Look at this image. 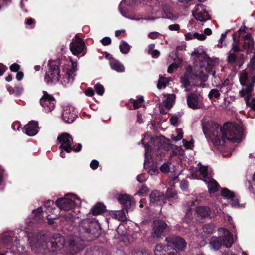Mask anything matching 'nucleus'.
Instances as JSON below:
<instances>
[{"label": "nucleus", "mask_w": 255, "mask_h": 255, "mask_svg": "<svg viewBox=\"0 0 255 255\" xmlns=\"http://www.w3.org/2000/svg\"><path fill=\"white\" fill-rule=\"evenodd\" d=\"M203 130L207 138L214 144L224 143L226 139L233 142L241 140L243 133V128L235 123H226L223 128L213 122H208L203 126Z\"/></svg>", "instance_id": "obj_1"}, {"label": "nucleus", "mask_w": 255, "mask_h": 255, "mask_svg": "<svg viewBox=\"0 0 255 255\" xmlns=\"http://www.w3.org/2000/svg\"><path fill=\"white\" fill-rule=\"evenodd\" d=\"M29 240L31 250L35 253H43L47 249L53 252L59 250L65 243L64 237L58 234L54 235L47 243L44 235H37Z\"/></svg>", "instance_id": "obj_2"}, {"label": "nucleus", "mask_w": 255, "mask_h": 255, "mask_svg": "<svg viewBox=\"0 0 255 255\" xmlns=\"http://www.w3.org/2000/svg\"><path fill=\"white\" fill-rule=\"evenodd\" d=\"M79 232L84 240L91 241L100 235L99 226L93 218H87L80 221L78 227Z\"/></svg>", "instance_id": "obj_3"}, {"label": "nucleus", "mask_w": 255, "mask_h": 255, "mask_svg": "<svg viewBox=\"0 0 255 255\" xmlns=\"http://www.w3.org/2000/svg\"><path fill=\"white\" fill-rule=\"evenodd\" d=\"M48 67L44 76V81L47 84H55L60 78L59 66L55 62H52L49 63Z\"/></svg>", "instance_id": "obj_4"}, {"label": "nucleus", "mask_w": 255, "mask_h": 255, "mask_svg": "<svg viewBox=\"0 0 255 255\" xmlns=\"http://www.w3.org/2000/svg\"><path fill=\"white\" fill-rule=\"evenodd\" d=\"M70 64H65L63 67V72L65 73V74L63 76L61 83L64 85L73 81L75 76L74 73L77 69V63L74 62L71 58H70Z\"/></svg>", "instance_id": "obj_5"}, {"label": "nucleus", "mask_w": 255, "mask_h": 255, "mask_svg": "<svg viewBox=\"0 0 255 255\" xmlns=\"http://www.w3.org/2000/svg\"><path fill=\"white\" fill-rule=\"evenodd\" d=\"M255 78V52L253 57L251 59L250 64L245 70L242 72L240 76V82L241 84H246L248 83V77Z\"/></svg>", "instance_id": "obj_6"}, {"label": "nucleus", "mask_w": 255, "mask_h": 255, "mask_svg": "<svg viewBox=\"0 0 255 255\" xmlns=\"http://www.w3.org/2000/svg\"><path fill=\"white\" fill-rule=\"evenodd\" d=\"M43 95L40 99V105L46 112L52 111L55 107L56 100L52 95L46 91H43Z\"/></svg>", "instance_id": "obj_7"}, {"label": "nucleus", "mask_w": 255, "mask_h": 255, "mask_svg": "<svg viewBox=\"0 0 255 255\" xmlns=\"http://www.w3.org/2000/svg\"><path fill=\"white\" fill-rule=\"evenodd\" d=\"M70 50L74 55H78L82 53V55L86 54V47L83 40L75 36L70 44Z\"/></svg>", "instance_id": "obj_8"}, {"label": "nucleus", "mask_w": 255, "mask_h": 255, "mask_svg": "<svg viewBox=\"0 0 255 255\" xmlns=\"http://www.w3.org/2000/svg\"><path fill=\"white\" fill-rule=\"evenodd\" d=\"M57 140L60 143L59 148L61 150H64L67 153H70L72 150L73 141L70 134L63 133L58 136Z\"/></svg>", "instance_id": "obj_9"}, {"label": "nucleus", "mask_w": 255, "mask_h": 255, "mask_svg": "<svg viewBox=\"0 0 255 255\" xmlns=\"http://www.w3.org/2000/svg\"><path fill=\"white\" fill-rule=\"evenodd\" d=\"M188 106L191 109H198L204 107L202 97L199 94L190 93L187 96Z\"/></svg>", "instance_id": "obj_10"}, {"label": "nucleus", "mask_w": 255, "mask_h": 255, "mask_svg": "<svg viewBox=\"0 0 255 255\" xmlns=\"http://www.w3.org/2000/svg\"><path fill=\"white\" fill-rule=\"evenodd\" d=\"M192 14L197 20L201 22H205L210 19L208 13L202 4H197L195 6Z\"/></svg>", "instance_id": "obj_11"}, {"label": "nucleus", "mask_w": 255, "mask_h": 255, "mask_svg": "<svg viewBox=\"0 0 255 255\" xmlns=\"http://www.w3.org/2000/svg\"><path fill=\"white\" fill-rule=\"evenodd\" d=\"M255 82V78L254 77L252 78L248 77V83L246 84H241L243 86H245V89L240 90L239 92L240 95L244 97L246 104H249V100L251 99V93L253 89L254 83Z\"/></svg>", "instance_id": "obj_12"}, {"label": "nucleus", "mask_w": 255, "mask_h": 255, "mask_svg": "<svg viewBox=\"0 0 255 255\" xmlns=\"http://www.w3.org/2000/svg\"><path fill=\"white\" fill-rule=\"evenodd\" d=\"M74 199H75L74 195L71 196L70 198L69 196H66L58 199L56 201V204L61 210H70L73 209L75 205Z\"/></svg>", "instance_id": "obj_13"}, {"label": "nucleus", "mask_w": 255, "mask_h": 255, "mask_svg": "<svg viewBox=\"0 0 255 255\" xmlns=\"http://www.w3.org/2000/svg\"><path fill=\"white\" fill-rule=\"evenodd\" d=\"M167 224L163 221L157 220L153 222L151 237L153 238H160L164 230L167 228Z\"/></svg>", "instance_id": "obj_14"}, {"label": "nucleus", "mask_w": 255, "mask_h": 255, "mask_svg": "<svg viewBox=\"0 0 255 255\" xmlns=\"http://www.w3.org/2000/svg\"><path fill=\"white\" fill-rule=\"evenodd\" d=\"M150 204L151 205H162L166 202L165 194L158 190L152 191L149 195Z\"/></svg>", "instance_id": "obj_15"}, {"label": "nucleus", "mask_w": 255, "mask_h": 255, "mask_svg": "<svg viewBox=\"0 0 255 255\" xmlns=\"http://www.w3.org/2000/svg\"><path fill=\"white\" fill-rule=\"evenodd\" d=\"M165 241L168 244L172 245L178 250L182 251L186 247L185 240L179 236H172L166 238Z\"/></svg>", "instance_id": "obj_16"}, {"label": "nucleus", "mask_w": 255, "mask_h": 255, "mask_svg": "<svg viewBox=\"0 0 255 255\" xmlns=\"http://www.w3.org/2000/svg\"><path fill=\"white\" fill-rule=\"evenodd\" d=\"M77 116V115L74 107L68 105L64 107L62 117L63 120L65 123H72L75 120Z\"/></svg>", "instance_id": "obj_17"}, {"label": "nucleus", "mask_w": 255, "mask_h": 255, "mask_svg": "<svg viewBox=\"0 0 255 255\" xmlns=\"http://www.w3.org/2000/svg\"><path fill=\"white\" fill-rule=\"evenodd\" d=\"M84 238L81 239L78 237H73L70 239L69 247L73 252H78L84 249Z\"/></svg>", "instance_id": "obj_18"}, {"label": "nucleus", "mask_w": 255, "mask_h": 255, "mask_svg": "<svg viewBox=\"0 0 255 255\" xmlns=\"http://www.w3.org/2000/svg\"><path fill=\"white\" fill-rule=\"evenodd\" d=\"M119 202L127 210L135 206V201L131 196L127 194L120 195L118 197Z\"/></svg>", "instance_id": "obj_19"}, {"label": "nucleus", "mask_w": 255, "mask_h": 255, "mask_svg": "<svg viewBox=\"0 0 255 255\" xmlns=\"http://www.w3.org/2000/svg\"><path fill=\"white\" fill-rule=\"evenodd\" d=\"M227 61L234 66L240 68L243 64V55L240 53H234L232 51L228 53Z\"/></svg>", "instance_id": "obj_20"}, {"label": "nucleus", "mask_w": 255, "mask_h": 255, "mask_svg": "<svg viewBox=\"0 0 255 255\" xmlns=\"http://www.w3.org/2000/svg\"><path fill=\"white\" fill-rule=\"evenodd\" d=\"M25 133L28 136H33L35 135L38 132L39 127L38 122L31 121L25 127Z\"/></svg>", "instance_id": "obj_21"}, {"label": "nucleus", "mask_w": 255, "mask_h": 255, "mask_svg": "<svg viewBox=\"0 0 255 255\" xmlns=\"http://www.w3.org/2000/svg\"><path fill=\"white\" fill-rule=\"evenodd\" d=\"M224 236L222 238L223 245L226 248H230L233 243L231 233L228 230L222 228Z\"/></svg>", "instance_id": "obj_22"}, {"label": "nucleus", "mask_w": 255, "mask_h": 255, "mask_svg": "<svg viewBox=\"0 0 255 255\" xmlns=\"http://www.w3.org/2000/svg\"><path fill=\"white\" fill-rule=\"evenodd\" d=\"M171 249L170 245L159 244L156 245L154 249L155 255H167L166 252Z\"/></svg>", "instance_id": "obj_23"}, {"label": "nucleus", "mask_w": 255, "mask_h": 255, "mask_svg": "<svg viewBox=\"0 0 255 255\" xmlns=\"http://www.w3.org/2000/svg\"><path fill=\"white\" fill-rule=\"evenodd\" d=\"M210 247L214 250H219L223 245L222 237H212L209 243Z\"/></svg>", "instance_id": "obj_24"}, {"label": "nucleus", "mask_w": 255, "mask_h": 255, "mask_svg": "<svg viewBox=\"0 0 255 255\" xmlns=\"http://www.w3.org/2000/svg\"><path fill=\"white\" fill-rule=\"evenodd\" d=\"M204 182L207 184L208 190L210 193H214L217 191L219 185L214 179L209 178L208 179H205Z\"/></svg>", "instance_id": "obj_25"}, {"label": "nucleus", "mask_w": 255, "mask_h": 255, "mask_svg": "<svg viewBox=\"0 0 255 255\" xmlns=\"http://www.w3.org/2000/svg\"><path fill=\"white\" fill-rule=\"evenodd\" d=\"M110 65L111 68L118 72L124 71V66L118 61L111 58L110 59Z\"/></svg>", "instance_id": "obj_26"}, {"label": "nucleus", "mask_w": 255, "mask_h": 255, "mask_svg": "<svg viewBox=\"0 0 255 255\" xmlns=\"http://www.w3.org/2000/svg\"><path fill=\"white\" fill-rule=\"evenodd\" d=\"M105 209L106 207L103 204L101 203H98L96 204L92 208H91L90 212L93 215L95 216L103 213L104 212Z\"/></svg>", "instance_id": "obj_27"}, {"label": "nucleus", "mask_w": 255, "mask_h": 255, "mask_svg": "<svg viewBox=\"0 0 255 255\" xmlns=\"http://www.w3.org/2000/svg\"><path fill=\"white\" fill-rule=\"evenodd\" d=\"M196 212L198 215L203 217H207L210 216L211 210L208 207L199 206L196 208Z\"/></svg>", "instance_id": "obj_28"}, {"label": "nucleus", "mask_w": 255, "mask_h": 255, "mask_svg": "<svg viewBox=\"0 0 255 255\" xmlns=\"http://www.w3.org/2000/svg\"><path fill=\"white\" fill-rule=\"evenodd\" d=\"M163 11L166 15L165 18L172 21H175L178 19V16L173 13V10L168 6H164L163 7Z\"/></svg>", "instance_id": "obj_29"}, {"label": "nucleus", "mask_w": 255, "mask_h": 255, "mask_svg": "<svg viewBox=\"0 0 255 255\" xmlns=\"http://www.w3.org/2000/svg\"><path fill=\"white\" fill-rule=\"evenodd\" d=\"M110 216L112 218L121 221H125L127 219L123 210L113 211L110 213Z\"/></svg>", "instance_id": "obj_30"}, {"label": "nucleus", "mask_w": 255, "mask_h": 255, "mask_svg": "<svg viewBox=\"0 0 255 255\" xmlns=\"http://www.w3.org/2000/svg\"><path fill=\"white\" fill-rule=\"evenodd\" d=\"M7 89L10 94H15L16 95H20L23 91V88L22 87L15 86L12 87L10 86H7Z\"/></svg>", "instance_id": "obj_31"}, {"label": "nucleus", "mask_w": 255, "mask_h": 255, "mask_svg": "<svg viewBox=\"0 0 255 255\" xmlns=\"http://www.w3.org/2000/svg\"><path fill=\"white\" fill-rule=\"evenodd\" d=\"M170 80L171 79L169 78H165L163 76H160L157 85V88L158 89L165 88Z\"/></svg>", "instance_id": "obj_32"}, {"label": "nucleus", "mask_w": 255, "mask_h": 255, "mask_svg": "<svg viewBox=\"0 0 255 255\" xmlns=\"http://www.w3.org/2000/svg\"><path fill=\"white\" fill-rule=\"evenodd\" d=\"M198 165L200 166L199 168V172L200 174L202 176L203 178V180L204 181H205V179H208L210 177H208V167L206 166H203L200 165V164H198Z\"/></svg>", "instance_id": "obj_33"}, {"label": "nucleus", "mask_w": 255, "mask_h": 255, "mask_svg": "<svg viewBox=\"0 0 255 255\" xmlns=\"http://www.w3.org/2000/svg\"><path fill=\"white\" fill-rule=\"evenodd\" d=\"M120 51L123 54L128 53L130 46L125 41H122L119 46Z\"/></svg>", "instance_id": "obj_34"}, {"label": "nucleus", "mask_w": 255, "mask_h": 255, "mask_svg": "<svg viewBox=\"0 0 255 255\" xmlns=\"http://www.w3.org/2000/svg\"><path fill=\"white\" fill-rule=\"evenodd\" d=\"M42 210L41 207L38 208L36 210L33 211L34 214V220L37 222H40L43 220V216L42 215Z\"/></svg>", "instance_id": "obj_35"}, {"label": "nucleus", "mask_w": 255, "mask_h": 255, "mask_svg": "<svg viewBox=\"0 0 255 255\" xmlns=\"http://www.w3.org/2000/svg\"><path fill=\"white\" fill-rule=\"evenodd\" d=\"M174 102L173 95L169 96L164 100L163 103V106L167 109H170L173 105Z\"/></svg>", "instance_id": "obj_36"}, {"label": "nucleus", "mask_w": 255, "mask_h": 255, "mask_svg": "<svg viewBox=\"0 0 255 255\" xmlns=\"http://www.w3.org/2000/svg\"><path fill=\"white\" fill-rule=\"evenodd\" d=\"M63 217L65 220L69 223H72L76 218V216L73 211L66 213Z\"/></svg>", "instance_id": "obj_37"}, {"label": "nucleus", "mask_w": 255, "mask_h": 255, "mask_svg": "<svg viewBox=\"0 0 255 255\" xmlns=\"http://www.w3.org/2000/svg\"><path fill=\"white\" fill-rule=\"evenodd\" d=\"M147 138H151L149 135L148 134H146L145 135H144V138L142 139L141 142L143 144H144V148H145V160H146V159L147 158V153L149 150V149L150 148V145L147 143H144V141L145 140L147 139Z\"/></svg>", "instance_id": "obj_38"}, {"label": "nucleus", "mask_w": 255, "mask_h": 255, "mask_svg": "<svg viewBox=\"0 0 255 255\" xmlns=\"http://www.w3.org/2000/svg\"><path fill=\"white\" fill-rule=\"evenodd\" d=\"M221 195L226 199H230L234 195L233 192L227 188H223L221 191Z\"/></svg>", "instance_id": "obj_39"}, {"label": "nucleus", "mask_w": 255, "mask_h": 255, "mask_svg": "<svg viewBox=\"0 0 255 255\" xmlns=\"http://www.w3.org/2000/svg\"><path fill=\"white\" fill-rule=\"evenodd\" d=\"M215 230L214 226L212 224H207L203 227V231L207 234L212 233Z\"/></svg>", "instance_id": "obj_40"}, {"label": "nucleus", "mask_w": 255, "mask_h": 255, "mask_svg": "<svg viewBox=\"0 0 255 255\" xmlns=\"http://www.w3.org/2000/svg\"><path fill=\"white\" fill-rule=\"evenodd\" d=\"M166 199L167 198H176L177 193L173 189H168L166 191V194L165 195Z\"/></svg>", "instance_id": "obj_41"}, {"label": "nucleus", "mask_w": 255, "mask_h": 255, "mask_svg": "<svg viewBox=\"0 0 255 255\" xmlns=\"http://www.w3.org/2000/svg\"><path fill=\"white\" fill-rule=\"evenodd\" d=\"M220 96V93L219 90L215 89L211 90L208 94V97L210 99H212L213 97H214L215 98H219Z\"/></svg>", "instance_id": "obj_42"}, {"label": "nucleus", "mask_w": 255, "mask_h": 255, "mask_svg": "<svg viewBox=\"0 0 255 255\" xmlns=\"http://www.w3.org/2000/svg\"><path fill=\"white\" fill-rule=\"evenodd\" d=\"M181 82L182 86L184 88H186L189 84V75L187 74H185L181 77Z\"/></svg>", "instance_id": "obj_43"}, {"label": "nucleus", "mask_w": 255, "mask_h": 255, "mask_svg": "<svg viewBox=\"0 0 255 255\" xmlns=\"http://www.w3.org/2000/svg\"><path fill=\"white\" fill-rule=\"evenodd\" d=\"M144 101L143 97H140L137 100H135L133 102V107L134 109H136L140 107Z\"/></svg>", "instance_id": "obj_44"}, {"label": "nucleus", "mask_w": 255, "mask_h": 255, "mask_svg": "<svg viewBox=\"0 0 255 255\" xmlns=\"http://www.w3.org/2000/svg\"><path fill=\"white\" fill-rule=\"evenodd\" d=\"M54 202L52 200H48L45 204V206L46 207V209L45 212L46 214L50 213L52 212V211L53 210V208L51 207V205H53Z\"/></svg>", "instance_id": "obj_45"}, {"label": "nucleus", "mask_w": 255, "mask_h": 255, "mask_svg": "<svg viewBox=\"0 0 255 255\" xmlns=\"http://www.w3.org/2000/svg\"><path fill=\"white\" fill-rule=\"evenodd\" d=\"M94 88L97 94L102 95L104 94V88L102 85L97 84L94 86Z\"/></svg>", "instance_id": "obj_46"}, {"label": "nucleus", "mask_w": 255, "mask_h": 255, "mask_svg": "<svg viewBox=\"0 0 255 255\" xmlns=\"http://www.w3.org/2000/svg\"><path fill=\"white\" fill-rule=\"evenodd\" d=\"M199 79H200L202 81H206L208 78V74L207 72L204 73L203 72L202 70H201L197 76Z\"/></svg>", "instance_id": "obj_47"}, {"label": "nucleus", "mask_w": 255, "mask_h": 255, "mask_svg": "<svg viewBox=\"0 0 255 255\" xmlns=\"http://www.w3.org/2000/svg\"><path fill=\"white\" fill-rule=\"evenodd\" d=\"M230 199H231L230 204L232 207H238L240 206V205L239 204L238 199L237 197H236L235 196V195H234V196L233 197L230 198Z\"/></svg>", "instance_id": "obj_48"}, {"label": "nucleus", "mask_w": 255, "mask_h": 255, "mask_svg": "<svg viewBox=\"0 0 255 255\" xmlns=\"http://www.w3.org/2000/svg\"><path fill=\"white\" fill-rule=\"evenodd\" d=\"M253 46V40L246 41L243 45V48L247 50H250Z\"/></svg>", "instance_id": "obj_49"}, {"label": "nucleus", "mask_w": 255, "mask_h": 255, "mask_svg": "<svg viewBox=\"0 0 255 255\" xmlns=\"http://www.w3.org/2000/svg\"><path fill=\"white\" fill-rule=\"evenodd\" d=\"M194 39H197L198 40L203 41L206 38V36L203 33H199L198 32L194 33Z\"/></svg>", "instance_id": "obj_50"}, {"label": "nucleus", "mask_w": 255, "mask_h": 255, "mask_svg": "<svg viewBox=\"0 0 255 255\" xmlns=\"http://www.w3.org/2000/svg\"><path fill=\"white\" fill-rule=\"evenodd\" d=\"M238 41L236 42L234 39V43L232 44V48L230 51H232L234 53H238V52L241 51L240 48L238 46Z\"/></svg>", "instance_id": "obj_51"}, {"label": "nucleus", "mask_w": 255, "mask_h": 255, "mask_svg": "<svg viewBox=\"0 0 255 255\" xmlns=\"http://www.w3.org/2000/svg\"><path fill=\"white\" fill-rule=\"evenodd\" d=\"M179 117L176 115H174L170 119V123L174 126H177L178 124Z\"/></svg>", "instance_id": "obj_52"}, {"label": "nucleus", "mask_w": 255, "mask_h": 255, "mask_svg": "<svg viewBox=\"0 0 255 255\" xmlns=\"http://www.w3.org/2000/svg\"><path fill=\"white\" fill-rule=\"evenodd\" d=\"M101 42L104 46L109 45L111 43V40L109 37H105L101 40Z\"/></svg>", "instance_id": "obj_53"}, {"label": "nucleus", "mask_w": 255, "mask_h": 255, "mask_svg": "<svg viewBox=\"0 0 255 255\" xmlns=\"http://www.w3.org/2000/svg\"><path fill=\"white\" fill-rule=\"evenodd\" d=\"M168 29L170 31H179V30L180 29V26L178 24H172V25H170L168 26Z\"/></svg>", "instance_id": "obj_54"}, {"label": "nucleus", "mask_w": 255, "mask_h": 255, "mask_svg": "<svg viewBox=\"0 0 255 255\" xmlns=\"http://www.w3.org/2000/svg\"><path fill=\"white\" fill-rule=\"evenodd\" d=\"M160 35L161 34L157 32H152L149 33L148 37L152 39H155L158 38Z\"/></svg>", "instance_id": "obj_55"}, {"label": "nucleus", "mask_w": 255, "mask_h": 255, "mask_svg": "<svg viewBox=\"0 0 255 255\" xmlns=\"http://www.w3.org/2000/svg\"><path fill=\"white\" fill-rule=\"evenodd\" d=\"M10 69L12 72H18L20 69V66L18 64L14 63L10 66Z\"/></svg>", "instance_id": "obj_56"}, {"label": "nucleus", "mask_w": 255, "mask_h": 255, "mask_svg": "<svg viewBox=\"0 0 255 255\" xmlns=\"http://www.w3.org/2000/svg\"><path fill=\"white\" fill-rule=\"evenodd\" d=\"M160 170L163 173H168L169 171L168 164L167 163L163 164L160 167Z\"/></svg>", "instance_id": "obj_57"}, {"label": "nucleus", "mask_w": 255, "mask_h": 255, "mask_svg": "<svg viewBox=\"0 0 255 255\" xmlns=\"http://www.w3.org/2000/svg\"><path fill=\"white\" fill-rule=\"evenodd\" d=\"M180 187L183 190H187L188 187V183L186 180H182L180 182Z\"/></svg>", "instance_id": "obj_58"}, {"label": "nucleus", "mask_w": 255, "mask_h": 255, "mask_svg": "<svg viewBox=\"0 0 255 255\" xmlns=\"http://www.w3.org/2000/svg\"><path fill=\"white\" fill-rule=\"evenodd\" d=\"M99 165V162L96 160H93L90 163V166L93 170L96 169Z\"/></svg>", "instance_id": "obj_59"}, {"label": "nucleus", "mask_w": 255, "mask_h": 255, "mask_svg": "<svg viewBox=\"0 0 255 255\" xmlns=\"http://www.w3.org/2000/svg\"><path fill=\"white\" fill-rule=\"evenodd\" d=\"M94 91L91 88H88L85 91V94L88 96H92L94 95Z\"/></svg>", "instance_id": "obj_60"}, {"label": "nucleus", "mask_w": 255, "mask_h": 255, "mask_svg": "<svg viewBox=\"0 0 255 255\" xmlns=\"http://www.w3.org/2000/svg\"><path fill=\"white\" fill-rule=\"evenodd\" d=\"M148 191V188L145 185H142L141 189L137 192V194H142L146 193Z\"/></svg>", "instance_id": "obj_61"}, {"label": "nucleus", "mask_w": 255, "mask_h": 255, "mask_svg": "<svg viewBox=\"0 0 255 255\" xmlns=\"http://www.w3.org/2000/svg\"><path fill=\"white\" fill-rule=\"evenodd\" d=\"M182 142L184 146L188 149L191 148L193 146L192 142L188 141L186 139H183Z\"/></svg>", "instance_id": "obj_62"}, {"label": "nucleus", "mask_w": 255, "mask_h": 255, "mask_svg": "<svg viewBox=\"0 0 255 255\" xmlns=\"http://www.w3.org/2000/svg\"><path fill=\"white\" fill-rule=\"evenodd\" d=\"M12 236L10 235H5L4 237V242L6 244H10L13 240V239H11Z\"/></svg>", "instance_id": "obj_63"}, {"label": "nucleus", "mask_w": 255, "mask_h": 255, "mask_svg": "<svg viewBox=\"0 0 255 255\" xmlns=\"http://www.w3.org/2000/svg\"><path fill=\"white\" fill-rule=\"evenodd\" d=\"M246 105L251 106L252 109L255 110V97L253 98L251 100H249V104Z\"/></svg>", "instance_id": "obj_64"}]
</instances>
